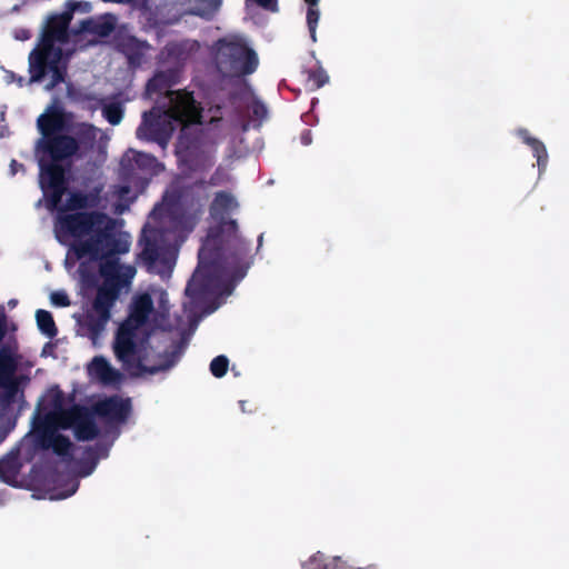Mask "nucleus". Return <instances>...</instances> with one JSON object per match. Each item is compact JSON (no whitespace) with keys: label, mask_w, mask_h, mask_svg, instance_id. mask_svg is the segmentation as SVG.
I'll return each mask as SVG.
<instances>
[{"label":"nucleus","mask_w":569,"mask_h":569,"mask_svg":"<svg viewBox=\"0 0 569 569\" xmlns=\"http://www.w3.org/2000/svg\"><path fill=\"white\" fill-rule=\"evenodd\" d=\"M77 488H78L77 482H76L74 480H72V481L69 483V486H68V490H67L64 493H58V495H56V493H51V495H50V499H64V498H67V497L71 496L72 493H74V492H76V490H77Z\"/></svg>","instance_id":"b1692460"},{"label":"nucleus","mask_w":569,"mask_h":569,"mask_svg":"<svg viewBox=\"0 0 569 569\" xmlns=\"http://www.w3.org/2000/svg\"><path fill=\"white\" fill-rule=\"evenodd\" d=\"M203 259H204V250H201L200 251V263L201 264L203 263Z\"/></svg>","instance_id":"2f4dec72"},{"label":"nucleus","mask_w":569,"mask_h":569,"mask_svg":"<svg viewBox=\"0 0 569 569\" xmlns=\"http://www.w3.org/2000/svg\"><path fill=\"white\" fill-rule=\"evenodd\" d=\"M139 157V160L140 162H142L143 164H150V166H154V168H159L160 166L158 163H156V160L147 154H138Z\"/></svg>","instance_id":"bb28decb"},{"label":"nucleus","mask_w":569,"mask_h":569,"mask_svg":"<svg viewBox=\"0 0 569 569\" xmlns=\"http://www.w3.org/2000/svg\"><path fill=\"white\" fill-rule=\"evenodd\" d=\"M39 423L32 431V437L44 448H52L59 455L67 453L70 441L59 431L73 428L76 436L88 440L97 433L91 419L79 409L67 411L64 398L57 388L48 390L39 407Z\"/></svg>","instance_id":"7ed1b4c3"},{"label":"nucleus","mask_w":569,"mask_h":569,"mask_svg":"<svg viewBox=\"0 0 569 569\" xmlns=\"http://www.w3.org/2000/svg\"><path fill=\"white\" fill-rule=\"evenodd\" d=\"M7 468H9V461H0V478L3 481L9 482L10 481V477L4 473V470Z\"/></svg>","instance_id":"cd10ccee"},{"label":"nucleus","mask_w":569,"mask_h":569,"mask_svg":"<svg viewBox=\"0 0 569 569\" xmlns=\"http://www.w3.org/2000/svg\"><path fill=\"white\" fill-rule=\"evenodd\" d=\"M146 49L147 46L134 38H128L127 42L122 44L123 52L131 61L136 59V56L142 54Z\"/></svg>","instance_id":"dca6fc26"},{"label":"nucleus","mask_w":569,"mask_h":569,"mask_svg":"<svg viewBox=\"0 0 569 569\" xmlns=\"http://www.w3.org/2000/svg\"><path fill=\"white\" fill-rule=\"evenodd\" d=\"M168 110L146 113L138 128L137 134L141 139H153L164 142L176 126H187L200 121V112L188 92L170 91L168 93Z\"/></svg>","instance_id":"39448f33"},{"label":"nucleus","mask_w":569,"mask_h":569,"mask_svg":"<svg viewBox=\"0 0 569 569\" xmlns=\"http://www.w3.org/2000/svg\"><path fill=\"white\" fill-rule=\"evenodd\" d=\"M113 286H103L99 289L93 303V309L88 316V326L92 331V342L98 343V337L103 331L109 320V309L114 300Z\"/></svg>","instance_id":"0eeeda50"},{"label":"nucleus","mask_w":569,"mask_h":569,"mask_svg":"<svg viewBox=\"0 0 569 569\" xmlns=\"http://www.w3.org/2000/svg\"><path fill=\"white\" fill-rule=\"evenodd\" d=\"M320 0H305L308 6L307 10V23L313 41H316V28L320 18V11L318 8Z\"/></svg>","instance_id":"4468645a"},{"label":"nucleus","mask_w":569,"mask_h":569,"mask_svg":"<svg viewBox=\"0 0 569 569\" xmlns=\"http://www.w3.org/2000/svg\"><path fill=\"white\" fill-rule=\"evenodd\" d=\"M127 193H129V189L128 188L121 189V193H120L119 198L120 199H124Z\"/></svg>","instance_id":"c756f323"},{"label":"nucleus","mask_w":569,"mask_h":569,"mask_svg":"<svg viewBox=\"0 0 569 569\" xmlns=\"http://www.w3.org/2000/svg\"><path fill=\"white\" fill-rule=\"evenodd\" d=\"M228 369V359L223 356H219L211 361L210 370L214 377H222Z\"/></svg>","instance_id":"a211bd4d"},{"label":"nucleus","mask_w":569,"mask_h":569,"mask_svg":"<svg viewBox=\"0 0 569 569\" xmlns=\"http://www.w3.org/2000/svg\"><path fill=\"white\" fill-rule=\"evenodd\" d=\"M50 301L57 307H67L70 305L68 296L63 291H54L50 295Z\"/></svg>","instance_id":"412c9836"},{"label":"nucleus","mask_w":569,"mask_h":569,"mask_svg":"<svg viewBox=\"0 0 569 569\" xmlns=\"http://www.w3.org/2000/svg\"><path fill=\"white\" fill-rule=\"evenodd\" d=\"M88 134H89V139L92 140L93 142L94 141L104 142L107 140L106 133L97 128H93V127L88 128Z\"/></svg>","instance_id":"5701e85b"},{"label":"nucleus","mask_w":569,"mask_h":569,"mask_svg":"<svg viewBox=\"0 0 569 569\" xmlns=\"http://www.w3.org/2000/svg\"><path fill=\"white\" fill-rule=\"evenodd\" d=\"M253 1L267 10H270L273 12L278 10L277 0H253Z\"/></svg>","instance_id":"a878e982"},{"label":"nucleus","mask_w":569,"mask_h":569,"mask_svg":"<svg viewBox=\"0 0 569 569\" xmlns=\"http://www.w3.org/2000/svg\"><path fill=\"white\" fill-rule=\"evenodd\" d=\"M103 116L111 124L120 123L122 119V108L118 102H109L103 108Z\"/></svg>","instance_id":"f3484780"},{"label":"nucleus","mask_w":569,"mask_h":569,"mask_svg":"<svg viewBox=\"0 0 569 569\" xmlns=\"http://www.w3.org/2000/svg\"><path fill=\"white\" fill-rule=\"evenodd\" d=\"M236 207L234 199L226 193L218 194L212 204V216L213 218L222 222L224 228L229 231L233 230L234 223L233 221H229L224 218V213L231 211Z\"/></svg>","instance_id":"ddd939ff"},{"label":"nucleus","mask_w":569,"mask_h":569,"mask_svg":"<svg viewBox=\"0 0 569 569\" xmlns=\"http://www.w3.org/2000/svg\"><path fill=\"white\" fill-rule=\"evenodd\" d=\"M202 277H203V276H202V271H201V269L199 268V269L194 272V274H193V277H192V279H191L190 283H189V284H188V287H187V293H188V295H193V292H194V291L197 290V288L200 286L201 280H202Z\"/></svg>","instance_id":"4be33fe9"},{"label":"nucleus","mask_w":569,"mask_h":569,"mask_svg":"<svg viewBox=\"0 0 569 569\" xmlns=\"http://www.w3.org/2000/svg\"><path fill=\"white\" fill-rule=\"evenodd\" d=\"M90 9L88 2H69L64 13L48 20L40 43L29 57L31 82L48 81L46 88L50 89L62 81L66 58L78 42L72 39L74 36L66 32V27L72 14L86 13Z\"/></svg>","instance_id":"f03ea898"},{"label":"nucleus","mask_w":569,"mask_h":569,"mask_svg":"<svg viewBox=\"0 0 569 569\" xmlns=\"http://www.w3.org/2000/svg\"><path fill=\"white\" fill-rule=\"evenodd\" d=\"M98 415L107 418L110 421H118L126 418L130 410L128 400L112 398L101 401L96 408Z\"/></svg>","instance_id":"9d476101"},{"label":"nucleus","mask_w":569,"mask_h":569,"mask_svg":"<svg viewBox=\"0 0 569 569\" xmlns=\"http://www.w3.org/2000/svg\"><path fill=\"white\" fill-rule=\"evenodd\" d=\"M88 373L91 379L102 383H116L120 380L121 375L113 369L103 357H96L88 365Z\"/></svg>","instance_id":"1a4fd4ad"},{"label":"nucleus","mask_w":569,"mask_h":569,"mask_svg":"<svg viewBox=\"0 0 569 569\" xmlns=\"http://www.w3.org/2000/svg\"><path fill=\"white\" fill-rule=\"evenodd\" d=\"M216 61L219 70L228 76L251 73L258 66L257 54L238 36L226 37L218 42Z\"/></svg>","instance_id":"423d86ee"},{"label":"nucleus","mask_w":569,"mask_h":569,"mask_svg":"<svg viewBox=\"0 0 569 569\" xmlns=\"http://www.w3.org/2000/svg\"><path fill=\"white\" fill-rule=\"evenodd\" d=\"M358 569H377L376 566H368L366 568H358Z\"/></svg>","instance_id":"473e14b6"},{"label":"nucleus","mask_w":569,"mask_h":569,"mask_svg":"<svg viewBox=\"0 0 569 569\" xmlns=\"http://www.w3.org/2000/svg\"><path fill=\"white\" fill-rule=\"evenodd\" d=\"M116 26V18L111 14L81 21V33L106 37Z\"/></svg>","instance_id":"9b49d317"},{"label":"nucleus","mask_w":569,"mask_h":569,"mask_svg":"<svg viewBox=\"0 0 569 569\" xmlns=\"http://www.w3.org/2000/svg\"><path fill=\"white\" fill-rule=\"evenodd\" d=\"M517 136L523 141V143L531 148L533 156L537 158L539 171L545 170L548 163V152L545 143L532 137L529 130L525 128L518 129Z\"/></svg>","instance_id":"f8f14e48"},{"label":"nucleus","mask_w":569,"mask_h":569,"mask_svg":"<svg viewBox=\"0 0 569 569\" xmlns=\"http://www.w3.org/2000/svg\"><path fill=\"white\" fill-rule=\"evenodd\" d=\"M154 295L158 297L161 308L164 311L166 310L164 305L167 302L166 295L161 291H156Z\"/></svg>","instance_id":"c85d7f7f"},{"label":"nucleus","mask_w":569,"mask_h":569,"mask_svg":"<svg viewBox=\"0 0 569 569\" xmlns=\"http://www.w3.org/2000/svg\"><path fill=\"white\" fill-rule=\"evenodd\" d=\"M39 329L48 337L56 335V326L51 315L44 310H38L36 313Z\"/></svg>","instance_id":"2eb2a0df"},{"label":"nucleus","mask_w":569,"mask_h":569,"mask_svg":"<svg viewBox=\"0 0 569 569\" xmlns=\"http://www.w3.org/2000/svg\"><path fill=\"white\" fill-rule=\"evenodd\" d=\"M309 80L313 88H320L328 82L329 77L322 69H319L310 76Z\"/></svg>","instance_id":"aec40b11"},{"label":"nucleus","mask_w":569,"mask_h":569,"mask_svg":"<svg viewBox=\"0 0 569 569\" xmlns=\"http://www.w3.org/2000/svg\"><path fill=\"white\" fill-rule=\"evenodd\" d=\"M127 272H128L129 277H133V274H134V270L130 267L127 268Z\"/></svg>","instance_id":"7c9ffc66"},{"label":"nucleus","mask_w":569,"mask_h":569,"mask_svg":"<svg viewBox=\"0 0 569 569\" xmlns=\"http://www.w3.org/2000/svg\"><path fill=\"white\" fill-rule=\"evenodd\" d=\"M163 82H164V77L163 76H156L148 83V87H147L148 92L151 93L153 91L159 90Z\"/></svg>","instance_id":"393cba45"},{"label":"nucleus","mask_w":569,"mask_h":569,"mask_svg":"<svg viewBox=\"0 0 569 569\" xmlns=\"http://www.w3.org/2000/svg\"><path fill=\"white\" fill-rule=\"evenodd\" d=\"M67 118L57 104H52L38 119L41 139L37 146L40 164V186L50 206L59 211L56 223L57 239L70 247L66 263L73 259L98 261L129 249L128 236L118 231L116 223L100 213H73L88 206V199L67 191L63 170L58 159L74 152L76 142L60 136Z\"/></svg>","instance_id":"f257e3e1"},{"label":"nucleus","mask_w":569,"mask_h":569,"mask_svg":"<svg viewBox=\"0 0 569 569\" xmlns=\"http://www.w3.org/2000/svg\"><path fill=\"white\" fill-rule=\"evenodd\" d=\"M12 380V362L10 359L0 360V385H10Z\"/></svg>","instance_id":"6ab92c4d"},{"label":"nucleus","mask_w":569,"mask_h":569,"mask_svg":"<svg viewBox=\"0 0 569 569\" xmlns=\"http://www.w3.org/2000/svg\"><path fill=\"white\" fill-rule=\"evenodd\" d=\"M151 299L148 295L139 296L129 319L121 325L113 345L114 353L126 369L134 376L153 373L163 367L152 360V352L143 340V321L150 311Z\"/></svg>","instance_id":"20e7f679"},{"label":"nucleus","mask_w":569,"mask_h":569,"mask_svg":"<svg viewBox=\"0 0 569 569\" xmlns=\"http://www.w3.org/2000/svg\"><path fill=\"white\" fill-rule=\"evenodd\" d=\"M142 259L150 271L168 276L174 266L176 249L173 247L156 248L148 244L142 251Z\"/></svg>","instance_id":"6e6552de"}]
</instances>
